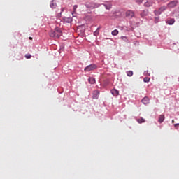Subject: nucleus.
Returning a JSON list of instances; mask_svg holds the SVG:
<instances>
[{"label": "nucleus", "instance_id": "22", "mask_svg": "<svg viewBox=\"0 0 179 179\" xmlns=\"http://www.w3.org/2000/svg\"><path fill=\"white\" fill-rule=\"evenodd\" d=\"M144 75L145 76H150V73H149V71H144Z\"/></svg>", "mask_w": 179, "mask_h": 179}, {"label": "nucleus", "instance_id": "6", "mask_svg": "<svg viewBox=\"0 0 179 179\" xmlns=\"http://www.w3.org/2000/svg\"><path fill=\"white\" fill-rule=\"evenodd\" d=\"M126 16L127 17H134V16H135V14L134 11L128 10L127 12H126Z\"/></svg>", "mask_w": 179, "mask_h": 179}, {"label": "nucleus", "instance_id": "12", "mask_svg": "<svg viewBox=\"0 0 179 179\" xmlns=\"http://www.w3.org/2000/svg\"><path fill=\"white\" fill-rule=\"evenodd\" d=\"M88 80L91 85H94V83H96V79L93 77H90Z\"/></svg>", "mask_w": 179, "mask_h": 179}, {"label": "nucleus", "instance_id": "14", "mask_svg": "<svg viewBox=\"0 0 179 179\" xmlns=\"http://www.w3.org/2000/svg\"><path fill=\"white\" fill-rule=\"evenodd\" d=\"M100 29H101V27H99L94 32V36H96L97 37V36H99V34H100Z\"/></svg>", "mask_w": 179, "mask_h": 179}, {"label": "nucleus", "instance_id": "3", "mask_svg": "<svg viewBox=\"0 0 179 179\" xmlns=\"http://www.w3.org/2000/svg\"><path fill=\"white\" fill-rule=\"evenodd\" d=\"M96 68L97 65L92 64L85 67L84 69V71H85L86 72H90V71H94V69H96Z\"/></svg>", "mask_w": 179, "mask_h": 179}, {"label": "nucleus", "instance_id": "4", "mask_svg": "<svg viewBox=\"0 0 179 179\" xmlns=\"http://www.w3.org/2000/svg\"><path fill=\"white\" fill-rule=\"evenodd\" d=\"M166 9H167V7L164 6L159 8V10H155L154 11V13H155V15H162V13L164 12V10H166Z\"/></svg>", "mask_w": 179, "mask_h": 179}, {"label": "nucleus", "instance_id": "21", "mask_svg": "<svg viewBox=\"0 0 179 179\" xmlns=\"http://www.w3.org/2000/svg\"><path fill=\"white\" fill-rule=\"evenodd\" d=\"M145 6H146L147 8H149L151 5H152V3L149 2V1H147L145 3Z\"/></svg>", "mask_w": 179, "mask_h": 179}, {"label": "nucleus", "instance_id": "18", "mask_svg": "<svg viewBox=\"0 0 179 179\" xmlns=\"http://www.w3.org/2000/svg\"><path fill=\"white\" fill-rule=\"evenodd\" d=\"M127 76L131 77V76H132L134 75V71H127Z\"/></svg>", "mask_w": 179, "mask_h": 179}, {"label": "nucleus", "instance_id": "19", "mask_svg": "<svg viewBox=\"0 0 179 179\" xmlns=\"http://www.w3.org/2000/svg\"><path fill=\"white\" fill-rule=\"evenodd\" d=\"M143 82H145V83H148V82H150V78H149V77L144 78Z\"/></svg>", "mask_w": 179, "mask_h": 179}, {"label": "nucleus", "instance_id": "2", "mask_svg": "<svg viewBox=\"0 0 179 179\" xmlns=\"http://www.w3.org/2000/svg\"><path fill=\"white\" fill-rule=\"evenodd\" d=\"M85 6L88 8V9H94L95 8H99V5L96 3L87 2Z\"/></svg>", "mask_w": 179, "mask_h": 179}, {"label": "nucleus", "instance_id": "23", "mask_svg": "<svg viewBox=\"0 0 179 179\" xmlns=\"http://www.w3.org/2000/svg\"><path fill=\"white\" fill-rule=\"evenodd\" d=\"M65 21L67 22V23H71V22H72V18L68 17L65 20Z\"/></svg>", "mask_w": 179, "mask_h": 179}, {"label": "nucleus", "instance_id": "30", "mask_svg": "<svg viewBox=\"0 0 179 179\" xmlns=\"http://www.w3.org/2000/svg\"><path fill=\"white\" fill-rule=\"evenodd\" d=\"M172 124H174V120H172Z\"/></svg>", "mask_w": 179, "mask_h": 179}, {"label": "nucleus", "instance_id": "16", "mask_svg": "<svg viewBox=\"0 0 179 179\" xmlns=\"http://www.w3.org/2000/svg\"><path fill=\"white\" fill-rule=\"evenodd\" d=\"M104 6H105L106 9L109 10V9H111V7L113 6V5L110 3H109L108 5L104 4Z\"/></svg>", "mask_w": 179, "mask_h": 179}, {"label": "nucleus", "instance_id": "13", "mask_svg": "<svg viewBox=\"0 0 179 179\" xmlns=\"http://www.w3.org/2000/svg\"><path fill=\"white\" fill-rule=\"evenodd\" d=\"M50 8H52V9H55V8H57V3H55L54 1V0H52L50 3Z\"/></svg>", "mask_w": 179, "mask_h": 179}, {"label": "nucleus", "instance_id": "31", "mask_svg": "<svg viewBox=\"0 0 179 179\" xmlns=\"http://www.w3.org/2000/svg\"><path fill=\"white\" fill-rule=\"evenodd\" d=\"M64 9H65V8H62V11L64 12Z\"/></svg>", "mask_w": 179, "mask_h": 179}, {"label": "nucleus", "instance_id": "28", "mask_svg": "<svg viewBox=\"0 0 179 179\" xmlns=\"http://www.w3.org/2000/svg\"><path fill=\"white\" fill-rule=\"evenodd\" d=\"M178 125H179V123H176L174 124V127H178Z\"/></svg>", "mask_w": 179, "mask_h": 179}, {"label": "nucleus", "instance_id": "8", "mask_svg": "<svg viewBox=\"0 0 179 179\" xmlns=\"http://www.w3.org/2000/svg\"><path fill=\"white\" fill-rule=\"evenodd\" d=\"M100 94V92L99 90H96L93 93V99H99V96Z\"/></svg>", "mask_w": 179, "mask_h": 179}, {"label": "nucleus", "instance_id": "17", "mask_svg": "<svg viewBox=\"0 0 179 179\" xmlns=\"http://www.w3.org/2000/svg\"><path fill=\"white\" fill-rule=\"evenodd\" d=\"M118 29H115L111 32L112 36H117L118 35Z\"/></svg>", "mask_w": 179, "mask_h": 179}, {"label": "nucleus", "instance_id": "1", "mask_svg": "<svg viewBox=\"0 0 179 179\" xmlns=\"http://www.w3.org/2000/svg\"><path fill=\"white\" fill-rule=\"evenodd\" d=\"M60 36H62V31L58 27H56L54 31L50 32V36L53 37V38H59Z\"/></svg>", "mask_w": 179, "mask_h": 179}, {"label": "nucleus", "instance_id": "9", "mask_svg": "<svg viewBox=\"0 0 179 179\" xmlns=\"http://www.w3.org/2000/svg\"><path fill=\"white\" fill-rule=\"evenodd\" d=\"M111 93L113 96H118V94H120V91H118L117 90L113 89L111 90Z\"/></svg>", "mask_w": 179, "mask_h": 179}, {"label": "nucleus", "instance_id": "24", "mask_svg": "<svg viewBox=\"0 0 179 179\" xmlns=\"http://www.w3.org/2000/svg\"><path fill=\"white\" fill-rule=\"evenodd\" d=\"M25 58H27V59H30V58H31V55L30 54L25 55Z\"/></svg>", "mask_w": 179, "mask_h": 179}, {"label": "nucleus", "instance_id": "29", "mask_svg": "<svg viewBox=\"0 0 179 179\" xmlns=\"http://www.w3.org/2000/svg\"><path fill=\"white\" fill-rule=\"evenodd\" d=\"M29 40H33V38H31V37H29Z\"/></svg>", "mask_w": 179, "mask_h": 179}, {"label": "nucleus", "instance_id": "7", "mask_svg": "<svg viewBox=\"0 0 179 179\" xmlns=\"http://www.w3.org/2000/svg\"><path fill=\"white\" fill-rule=\"evenodd\" d=\"M149 101H150V99H149V98L147 97V96H145V97L142 99V101H141V102L143 103V104H145V105L149 104Z\"/></svg>", "mask_w": 179, "mask_h": 179}, {"label": "nucleus", "instance_id": "5", "mask_svg": "<svg viewBox=\"0 0 179 179\" xmlns=\"http://www.w3.org/2000/svg\"><path fill=\"white\" fill-rule=\"evenodd\" d=\"M177 3H178V1H172L168 3V8H176V6H177Z\"/></svg>", "mask_w": 179, "mask_h": 179}, {"label": "nucleus", "instance_id": "11", "mask_svg": "<svg viewBox=\"0 0 179 179\" xmlns=\"http://www.w3.org/2000/svg\"><path fill=\"white\" fill-rule=\"evenodd\" d=\"M164 115H160L159 116V119H158V122H159L160 124H162V122H163V121H164Z\"/></svg>", "mask_w": 179, "mask_h": 179}, {"label": "nucleus", "instance_id": "26", "mask_svg": "<svg viewBox=\"0 0 179 179\" xmlns=\"http://www.w3.org/2000/svg\"><path fill=\"white\" fill-rule=\"evenodd\" d=\"M121 38H122V40H127V37H125V36H122Z\"/></svg>", "mask_w": 179, "mask_h": 179}, {"label": "nucleus", "instance_id": "10", "mask_svg": "<svg viewBox=\"0 0 179 179\" xmlns=\"http://www.w3.org/2000/svg\"><path fill=\"white\" fill-rule=\"evenodd\" d=\"M166 23L169 25L174 24V23H176V20H174V18H171L169 20H167Z\"/></svg>", "mask_w": 179, "mask_h": 179}, {"label": "nucleus", "instance_id": "15", "mask_svg": "<svg viewBox=\"0 0 179 179\" xmlns=\"http://www.w3.org/2000/svg\"><path fill=\"white\" fill-rule=\"evenodd\" d=\"M73 12L72 13V15H73V17H75V15H73L76 13V9H78V5L73 6Z\"/></svg>", "mask_w": 179, "mask_h": 179}, {"label": "nucleus", "instance_id": "27", "mask_svg": "<svg viewBox=\"0 0 179 179\" xmlns=\"http://www.w3.org/2000/svg\"><path fill=\"white\" fill-rule=\"evenodd\" d=\"M159 18H157V17H155V23H157L159 21Z\"/></svg>", "mask_w": 179, "mask_h": 179}, {"label": "nucleus", "instance_id": "20", "mask_svg": "<svg viewBox=\"0 0 179 179\" xmlns=\"http://www.w3.org/2000/svg\"><path fill=\"white\" fill-rule=\"evenodd\" d=\"M137 122H138V124H143V122H145V119L143 118L138 119Z\"/></svg>", "mask_w": 179, "mask_h": 179}, {"label": "nucleus", "instance_id": "25", "mask_svg": "<svg viewBox=\"0 0 179 179\" xmlns=\"http://www.w3.org/2000/svg\"><path fill=\"white\" fill-rule=\"evenodd\" d=\"M136 2H137L138 4H141L142 2H143V0H136Z\"/></svg>", "mask_w": 179, "mask_h": 179}]
</instances>
